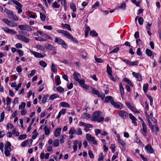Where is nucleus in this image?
Here are the masks:
<instances>
[{
	"label": "nucleus",
	"mask_w": 161,
	"mask_h": 161,
	"mask_svg": "<svg viewBox=\"0 0 161 161\" xmlns=\"http://www.w3.org/2000/svg\"><path fill=\"white\" fill-rule=\"evenodd\" d=\"M83 115L85 118L86 119H89L91 118V116L89 114L85 113L83 114Z\"/></svg>",
	"instance_id": "obj_64"
},
{
	"label": "nucleus",
	"mask_w": 161,
	"mask_h": 161,
	"mask_svg": "<svg viewBox=\"0 0 161 161\" xmlns=\"http://www.w3.org/2000/svg\"><path fill=\"white\" fill-rule=\"evenodd\" d=\"M52 7L53 8H59L60 5L58 3V2H55L52 4Z\"/></svg>",
	"instance_id": "obj_23"
},
{
	"label": "nucleus",
	"mask_w": 161,
	"mask_h": 161,
	"mask_svg": "<svg viewBox=\"0 0 161 161\" xmlns=\"http://www.w3.org/2000/svg\"><path fill=\"white\" fill-rule=\"evenodd\" d=\"M70 7L73 12H75L76 11V7L74 3H70Z\"/></svg>",
	"instance_id": "obj_25"
},
{
	"label": "nucleus",
	"mask_w": 161,
	"mask_h": 161,
	"mask_svg": "<svg viewBox=\"0 0 161 161\" xmlns=\"http://www.w3.org/2000/svg\"><path fill=\"white\" fill-rule=\"evenodd\" d=\"M36 72V70H33L31 71V73L29 74L28 75L29 77H31L32 76L35 74V72Z\"/></svg>",
	"instance_id": "obj_61"
},
{
	"label": "nucleus",
	"mask_w": 161,
	"mask_h": 161,
	"mask_svg": "<svg viewBox=\"0 0 161 161\" xmlns=\"http://www.w3.org/2000/svg\"><path fill=\"white\" fill-rule=\"evenodd\" d=\"M12 132L13 134H15L16 136H19V132H17V130L16 129H14L12 130Z\"/></svg>",
	"instance_id": "obj_63"
},
{
	"label": "nucleus",
	"mask_w": 161,
	"mask_h": 161,
	"mask_svg": "<svg viewBox=\"0 0 161 161\" xmlns=\"http://www.w3.org/2000/svg\"><path fill=\"white\" fill-rule=\"evenodd\" d=\"M75 134L78 135H81L82 134V132L81 129L80 128H78L75 130Z\"/></svg>",
	"instance_id": "obj_30"
},
{
	"label": "nucleus",
	"mask_w": 161,
	"mask_h": 161,
	"mask_svg": "<svg viewBox=\"0 0 161 161\" xmlns=\"http://www.w3.org/2000/svg\"><path fill=\"white\" fill-rule=\"evenodd\" d=\"M119 115L122 118L124 119L128 117V114L123 110H120L119 112Z\"/></svg>",
	"instance_id": "obj_7"
},
{
	"label": "nucleus",
	"mask_w": 161,
	"mask_h": 161,
	"mask_svg": "<svg viewBox=\"0 0 161 161\" xmlns=\"http://www.w3.org/2000/svg\"><path fill=\"white\" fill-rule=\"evenodd\" d=\"M5 150L9 151H11V148L10 147L11 145L9 142L7 141L6 143L5 144Z\"/></svg>",
	"instance_id": "obj_16"
},
{
	"label": "nucleus",
	"mask_w": 161,
	"mask_h": 161,
	"mask_svg": "<svg viewBox=\"0 0 161 161\" xmlns=\"http://www.w3.org/2000/svg\"><path fill=\"white\" fill-rule=\"evenodd\" d=\"M145 149L147 152L150 153H152L154 151L153 149L151 146L150 144H148L146 145L145 147Z\"/></svg>",
	"instance_id": "obj_10"
},
{
	"label": "nucleus",
	"mask_w": 161,
	"mask_h": 161,
	"mask_svg": "<svg viewBox=\"0 0 161 161\" xmlns=\"http://www.w3.org/2000/svg\"><path fill=\"white\" fill-rule=\"evenodd\" d=\"M75 133V130L73 127L71 128L69 131V134L72 135Z\"/></svg>",
	"instance_id": "obj_44"
},
{
	"label": "nucleus",
	"mask_w": 161,
	"mask_h": 161,
	"mask_svg": "<svg viewBox=\"0 0 161 161\" xmlns=\"http://www.w3.org/2000/svg\"><path fill=\"white\" fill-rule=\"evenodd\" d=\"M35 39L36 40L41 41H44L46 40V39H45L43 37H35Z\"/></svg>",
	"instance_id": "obj_55"
},
{
	"label": "nucleus",
	"mask_w": 161,
	"mask_h": 161,
	"mask_svg": "<svg viewBox=\"0 0 161 161\" xmlns=\"http://www.w3.org/2000/svg\"><path fill=\"white\" fill-rule=\"evenodd\" d=\"M78 143V140H76L73 142V147L74 149V151L76 152L77 149V144Z\"/></svg>",
	"instance_id": "obj_22"
},
{
	"label": "nucleus",
	"mask_w": 161,
	"mask_h": 161,
	"mask_svg": "<svg viewBox=\"0 0 161 161\" xmlns=\"http://www.w3.org/2000/svg\"><path fill=\"white\" fill-rule=\"evenodd\" d=\"M44 28L46 29L51 30L53 29V28L51 25H46L44 26Z\"/></svg>",
	"instance_id": "obj_59"
},
{
	"label": "nucleus",
	"mask_w": 161,
	"mask_h": 161,
	"mask_svg": "<svg viewBox=\"0 0 161 161\" xmlns=\"http://www.w3.org/2000/svg\"><path fill=\"white\" fill-rule=\"evenodd\" d=\"M73 76L75 80L76 81H77L79 80V77H80V75L79 73H78L76 72H75L73 75Z\"/></svg>",
	"instance_id": "obj_19"
},
{
	"label": "nucleus",
	"mask_w": 161,
	"mask_h": 161,
	"mask_svg": "<svg viewBox=\"0 0 161 161\" xmlns=\"http://www.w3.org/2000/svg\"><path fill=\"white\" fill-rule=\"evenodd\" d=\"M153 130L152 129H151V130L156 135H157V132L159 131V129L157 125H153Z\"/></svg>",
	"instance_id": "obj_18"
},
{
	"label": "nucleus",
	"mask_w": 161,
	"mask_h": 161,
	"mask_svg": "<svg viewBox=\"0 0 161 161\" xmlns=\"http://www.w3.org/2000/svg\"><path fill=\"white\" fill-rule=\"evenodd\" d=\"M32 54L35 57L37 58H43L45 56V54L44 55H42L41 53H38L37 52L30 50Z\"/></svg>",
	"instance_id": "obj_8"
},
{
	"label": "nucleus",
	"mask_w": 161,
	"mask_h": 161,
	"mask_svg": "<svg viewBox=\"0 0 161 161\" xmlns=\"http://www.w3.org/2000/svg\"><path fill=\"white\" fill-rule=\"evenodd\" d=\"M132 75L134 76V77H136V78L138 79V81H141V80H142V76L140 73H136L135 72H133Z\"/></svg>",
	"instance_id": "obj_11"
},
{
	"label": "nucleus",
	"mask_w": 161,
	"mask_h": 161,
	"mask_svg": "<svg viewBox=\"0 0 161 161\" xmlns=\"http://www.w3.org/2000/svg\"><path fill=\"white\" fill-rule=\"evenodd\" d=\"M12 2L17 6H16V8L18 10V13H20V3L15 0H13Z\"/></svg>",
	"instance_id": "obj_12"
},
{
	"label": "nucleus",
	"mask_w": 161,
	"mask_h": 161,
	"mask_svg": "<svg viewBox=\"0 0 161 161\" xmlns=\"http://www.w3.org/2000/svg\"><path fill=\"white\" fill-rule=\"evenodd\" d=\"M4 11L6 14H8L10 16L11 15H12L13 14V12L12 11L6 8H5Z\"/></svg>",
	"instance_id": "obj_28"
},
{
	"label": "nucleus",
	"mask_w": 161,
	"mask_h": 161,
	"mask_svg": "<svg viewBox=\"0 0 161 161\" xmlns=\"http://www.w3.org/2000/svg\"><path fill=\"white\" fill-rule=\"evenodd\" d=\"M21 30H25L28 31H31L32 29L29 26L27 25H21Z\"/></svg>",
	"instance_id": "obj_9"
},
{
	"label": "nucleus",
	"mask_w": 161,
	"mask_h": 161,
	"mask_svg": "<svg viewBox=\"0 0 161 161\" xmlns=\"http://www.w3.org/2000/svg\"><path fill=\"white\" fill-rule=\"evenodd\" d=\"M138 64V61H136L135 62H131L130 61L129 65L130 66L137 65Z\"/></svg>",
	"instance_id": "obj_50"
},
{
	"label": "nucleus",
	"mask_w": 161,
	"mask_h": 161,
	"mask_svg": "<svg viewBox=\"0 0 161 161\" xmlns=\"http://www.w3.org/2000/svg\"><path fill=\"white\" fill-rule=\"evenodd\" d=\"M63 27L64 28L67 29L68 30L71 31V30L70 28V26L69 24H62Z\"/></svg>",
	"instance_id": "obj_33"
},
{
	"label": "nucleus",
	"mask_w": 161,
	"mask_h": 161,
	"mask_svg": "<svg viewBox=\"0 0 161 161\" xmlns=\"http://www.w3.org/2000/svg\"><path fill=\"white\" fill-rule=\"evenodd\" d=\"M66 136L65 135H64L62 136H61V139H60V142L61 143H64V139L65 138Z\"/></svg>",
	"instance_id": "obj_58"
},
{
	"label": "nucleus",
	"mask_w": 161,
	"mask_h": 161,
	"mask_svg": "<svg viewBox=\"0 0 161 161\" xmlns=\"http://www.w3.org/2000/svg\"><path fill=\"white\" fill-rule=\"evenodd\" d=\"M57 2H61L62 5L64 7V10H66L67 4L66 0H58Z\"/></svg>",
	"instance_id": "obj_17"
},
{
	"label": "nucleus",
	"mask_w": 161,
	"mask_h": 161,
	"mask_svg": "<svg viewBox=\"0 0 161 161\" xmlns=\"http://www.w3.org/2000/svg\"><path fill=\"white\" fill-rule=\"evenodd\" d=\"M123 80L124 81L127 82L131 86H133V84H132L130 80L129 79L126 78H125L123 79Z\"/></svg>",
	"instance_id": "obj_39"
},
{
	"label": "nucleus",
	"mask_w": 161,
	"mask_h": 161,
	"mask_svg": "<svg viewBox=\"0 0 161 161\" xmlns=\"http://www.w3.org/2000/svg\"><path fill=\"white\" fill-rule=\"evenodd\" d=\"M30 17L31 18H34L36 17V14L32 12H29Z\"/></svg>",
	"instance_id": "obj_48"
},
{
	"label": "nucleus",
	"mask_w": 161,
	"mask_h": 161,
	"mask_svg": "<svg viewBox=\"0 0 161 161\" xmlns=\"http://www.w3.org/2000/svg\"><path fill=\"white\" fill-rule=\"evenodd\" d=\"M10 18L13 19V20H17L18 19V17L14 15V13L12 15H11L10 17Z\"/></svg>",
	"instance_id": "obj_54"
},
{
	"label": "nucleus",
	"mask_w": 161,
	"mask_h": 161,
	"mask_svg": "<svg viewBox=\"0 0 161 161\" xmlns=\"http://www.w3.org/2000/svg\"><path fill=\"white\" fill-rule=\"evenodd\" d=\"M142 125V131H144L145 132H147V130L146 125L144 121H143Z\"/></svg>",
	"instance_id": "obj_42"
},
{
	"label": "nucleus",
	"mask_w": 161,
	"mask_h": 161,
	"mask_svg": "<svg viewBox=\"0 0 161 161\" xmlns=\"http://www.w3.org/2000/svg\"><path fill=\"white\" fill-rule=\"evenodd\" d=\"M40 17L42 21H45V19L46 18V16L44 14H42L41 13H40Z\"/></svg>",
	"instance_id": "obj_41"
},
{
	"label": "nucleus",
	"mask_w": 161,
	"mask_h": 161,
	"mask_svg": "<svg viewBox=\"0 0 161 161\" xmlns=\"http://www.w3.org/2000/svg\"><path fill=\"white\" fill-rule=\"evenodd\" d=\"M146 95L147 97L149 100L150 105L151 106H152L153 103V98H152L151 96H150V95H149L148 94H146Z\"/></svg>",
	"instance_id": "obj_38"
},
{
	"label": "nucleus",
	"mask_w": 161,
	"mask_h": 161,
	"mask_svg": "<svg viewBox=\"0 0 161 161\" xmlns=\"http://www.w3.org/2000/svg\"><path fill=\"white\" fill-rule=\"evenodd\" d=\"M138 21L139 25H143L144 20L142 17H139L138 19Z\"/></svg>",
	"instance_id": "obj_46"
},
{
	"label": "nucleus",
	"mask_w": 161,
	"mask_h": 161,
	"mask_svg": "<svg viewBox=\"0 0 161 161\" xmlns=\"http://www.w3.org/2000/svg\"><path fill=\"white\" fill-rule=\"evenodd\" d=\"M113 100L114 99L113 98L112 96H108L105 97L103 102L104 103H108L110 102L111 103Z\"/></svg>",
	"instance_id": "obj_13"
},
{
	"label": "nucleus",
	"mask_w": 161,
	"mask_h": 161,
	"mask_svg": "<svg viewBox=\"0 0 161 161\" xmlns=\"http://www.w3.org/2000/svg\"><path fill=\"white\" fill-rule=\"evenodd\" d=\"M57 91L60 92H62L64 91V89L62 87L60 86H58L57 88Z\"/></svg>",
	"instance_id": "obj_52"
},
{
	"label": "nucleus",
	"mask_w": 161,
	"mask_h": 161,
	"mask_svg": "<svg viewBox=\"0 0 161 161\" xmlns=\"http://www.w3.org/2000/svg\"><path fill=\"white\" fill-rule=\"evenodd\" d=\"M146 53L148 56H151L152 55V52L150 49H147L146 50Z\"/></svg>",
	"instance_id": "obj_45"
},
{
	"label": "nucleus",
	"mask_w": 161,
	"mask_h": 161,
	"mask_svg": "<svg viewBox=\"0 0 161 161\" xmlns=\"http://www.w3.org/2000/svg\"><path fill=\"white\" fill-rule=\"evenodd\" d=\"M86 138L88 141L90 142H92L95 140L94 137L92 136L91 134H86Z\"/></svg>",
	"instance_id": "obj_14"
},
{
	"label": "nucleus",
	"mask_w": 161,
	"mask_h": 161,
	"mask_svg": "<svg viewBox=\"0 0 161 161\" xmlns=\"http://www.w3.org/2000/svg\"><path fill=\"white\" fill-rule=\"evenodd\" d=\"M39 64L42 66L45 67L47 66V64L43 61H41L39 62Z\"/></svg>",
	"instance_id": "obj_47"
},
{
	"label": "nucleus",
	"mask_w": 161,
	"mask_h": 161,
	"mask_svg": "<svg viewBox=\"0 0 161 161\" xmlns=\"http://www.w3.org/2000/svg\"><path fill=\"white\" fill-rule=\"evenodd\" d=\"M58 97L59 96L57 94H54L51 95L49 97V99L50 100H53L55 98Z\"/></svg>",
	"instance_id": "obj_37"
},
{
	"label": "nucleus",
	"mask_w": 161,
	"mask_h": 161,
	"mask_svg": "<svg viewBox=\"0 0 161 161\" xmlns=\"http://www.w3.org/2000/svg\"><path fill=\"white\" fill-rule=\"evenodd\" d=\"M126 5L125 3H123L121 5L117 8H116L117 9H119L120 8L122 9L123 10H125L126 8Z\"/></svg>",
	"instance_id": "obj_31"
},
{
	"label": "nucleus",
	"mask_w": 161,
	"mask_h": 161,
	"mask_svg": "<svg viewBox=\"0 0 161 161\" xmlns=\"http://www.w3.org/2000/svg\"><path fill=\"white\" fill-rule=\"evenodd\" d=\"M119 50V47H117L115 48L114 49L112 50L109 53H117Z\"/></svg>",
	"instance_id": "obj_56"
},
{
	"label": "nucleus",
	"mask_w": 161,
	"mask_h": 161,
	"mask_svg": "<svg viewBox=\"0 0 161 161\" xmlns=\"http://www.w3.org/2000/svg\"><path fill=\"white\" fill-rule=\"evenodd\" d=\"M33 141L32 139H30L29 140H26L23 142L21 145L23 147H25L27 145L30 147Z\"/></svg>",
	"instance_id": "obj_6"
},
{
	"label": "nucleus",
	"mask_w": 161,
	"mask_h": 161,
	"mask_svg": "<svg viewBox=\"0 0 161 161\" xmlns=\"http://www.w3.org/2000/svg\"><path fill=\"white\" fill-rule=\"evenodd\" d=\"M104 158V157L103 155V153H100L98 156V160L99 161H101L103 160Z\"/></svg>",
	"instance_id": "obj_40"
},
{
	"label": "nucleus",
	"mask_w": 161,
	"mask_h": 161,
	"mask_svg": "<svg viewBox=\"0 0 161 161\" xmlns=\"http://www.w3.org/2000/svg\"><path fill=\"white\" fill-rule=\"evenodd\" d=\"M54 42L62 45V47L64 48H66L67 45L65 42L61 39L57 37L55 38Z\"/></svg>",
	"instance_id": "obj_4"
},
{
	"label": "nucleus",
	"mask_w": 161,
	"mask_h": 161,
	"mask_svg": "<svg viewBox=\"0 0 161 161\" xmlns=\"http://www.w3.org/2000/svg\"><path fill=\"white\" fill-rule=\"evenodd\" d=\"M107 72L108 75L112 74V69L108 64L107 65Z\"/></svg>",
	"instance_id": "obj_32"
},
{
	"label": "nucleus",
	"mask_w": 161,
	"mask_h": 161,
	"mask_svg": "<svg viewBox=\"0 0 161 161\" xmlns=\"http://www.w3.org/2000/svg\"><path fill=\"white\" fill-rule=\"evenodd\" d=\"M57 32L59 33H61L63 35H64V36H66L67 37L72 41L73 42H75L76 43H78V41L74 38L72 36L71 34H70L67 31H64L63 30H58Z\"/></svg>",
	"instance_id": "obj_2"
},
{
	"label": "nucleus",
	"mask_w": 161,
	"mask_h": 161,
	"mask_svg": "<svg viewBox=\"0 0 161 161\" xmlns=\"http://www.w3.org/2000/svg\"><path fill=\"white\" fill-rule=\"evenodd\" d=\"M148 87V83H146L144 84L143 86V90L145 93L147 92Z\"/></svg>",
	"instance_id": "obj_36"
},
{
	"label": "nucleus",
	"mask_w": 161,
	"mask_h": 161,
	"mask_svg": "<svg viewBox=\"0 0 161 161\" xmlns=\"http://www.w3.org/2000/svg\"><path fill=\"white\" fill-rule=\"evenodd\" d=\"M101 112L100 111L95 112L93 114V115L92 118V120L97 121L99 123L101 122L104 119L103 117L100 116Z\"/></svg>",
	"instance_id": "obj_1"
},
{
	"label": "nucleus",
	"mask_w": 161,
	"mask_h": 161,
	"mask_svg": "<svg viewBox=\"0 0 161 161\" xmlns=\"http://www.w3.org/2000/svg\"><path fill=\"white\" fill-rule=\"evenodd\" d=\"M99 6H100L99 3L98 1H97L92 6V8H94L97 7H99Z\"/></svg>",
	"instance_id": "obj_62"
},
{
	"label": "nucleus",
	"mask_w": 161,
	"mask_h": 161,
	"mask_svg": "<svg viewBox=\"0 0 161 161\" xmlns=\"http://www.w3.org/2000/svg\"><path fill=\"white\" fill-rule=\"evenodd\" d=\"M4 118V112H3L0 115V122H2Z\"/></svg>",
	"instance_id": "obj_53"
},
{
	"label": "nucleus",
	"mask_w": 161,
	"mask_h": 161,
	"mask_svg": "<svg viewBox=\"0 0 161 161\" xmlns=\"http://www.w3.org/2000/svg\"><path fill=\"white\" fill-rule=\"evenodd\" d=\"M95 61L99 63H101L103 62V59L101 58H97L96 56H95Z\"/></svg>",
	"instance_id": "obj_51"
},
{
	"label": "nucleus",
	"mask_w": 161,
	"mask_h": 161,
	"mask_svg": "<svg viewBox=\"0 0 161 161\" xmlns=\"http://www.w3.org/2000/svg\"><path fill=\"white\" fill-rule=\"evenodd\" d=\"M48 97V95H46L44 96V97H43V98L42 100V102L44 103L45 104L46 101L47 99V98Z\"/></svg>",
	"instance_id": "obj_49"
},
{
	"label": "nucleus",
	"mask_w": 161,
	"mask_h": 161,
	"mask_svg": "<svg viewBox=\"0 0 161 161\" xmlns=\"http://www.w3.org/2000/svg\"><path fill=\"white\" fill-rule=\"evenodd\" d=\"M61 131V128H58L56 129L54 132V136L57 137L60 136Z\"/></svg>",
	"instance_id": "obj_15"
},
{
	"label": "nucleus",
	"mask_w": 161,
	"mask_h": 161,
	"mask_svg": "<svg viewBox=\"0 0 161 161\" xmlns=\"http://www.w3.org/2000/svg\"><path fill=\"white\" fill-rule=\"evenodd\" d=\"M52 69L53 71L55 74H57V67L55 65L52 63Z\"/></svg>",
	"instance_id": "obj_35"
},
{
	"label": "nucleus",
	"mask_w": 161,
	"mask_h": 161,
	"mask_svg": "<svg viewBox=\"0 0 161 161\" xmlns=\"http://www.w3.org/2000/svg\"><path fill=\"white\" fill-rule=\"evenodd\" d=\"M119 89L121 95V96H122L124 95V89L121 82L119 83Z\"/></svg>",
	"instance_id": "obj_20"
},
{
	"label": "nucleus",
	"mask_w": 161,
	"mask_h": 161,
	"mask_svg": "<svg viewBox=\"0 0 161 161\" xmlns=\"http://www.w3.org/2000/svg\"><path fill=\"white\" fill-rule=\"evenodd\" d=\"M90 35L92 36H97L98 34L94 30H92L90 32Z\"/></svg>",
	"instance_id": "obj_43"
},
{
	"label": "nucleus",
	"mask_w": 161,
	"mask_h": 161,
	"mask_svg": "<svg viewBox=\"0 0 161 161\" xmlns=\"http://www.w3.org/2000/svg\"><path fill=\"white\" fill-rule=\"evenodd\" d=\"M111 104L114 108L117 109H121L123 107V105L120 103L116 102L114 101V100H113Z\"/></svg>",
	"instance_id": "obj_5"
},
{
	"label": "nucleus",
	"mask_w": 161,
	"mask_h": 161,
	"mask_svg": "<svg viewBox=\"0 0 161 161\" xmlns=\"http://www.w3.org/2000/svg\"><path fill=\"white\" fill-rule=\"evenodd\" d=\"M57 32L59 33H61L63 35H64V36H66L67 37L72 41L73 42H75L76 43H78V41L74 38L72 36L71 34H70L67 31H64L63 30H58Z\"/></svg>",
	"instance_id": "obj_3"
},
{
	"label": "nucleus",
	"mask_w": 161,
	"mask_h": 161,
	"mask_svg": "<svg viewBox=\"0 0 161 161\" xmlns=\"http://www.w3.org/2000/svg\"><path fill=\"white\" fill-rule=\"evenodd\" d=\"M118 142L119 144L123 147L125 145V142L120 139L118 141Z\"/></svg>",
	"instance_id": "obj_57"
},
{
	"label": "nucleus",
	"mask_w": 161,
	"mask_h": 161,
	"mask_svg": "<svg viewBox=\"0 0 161 161\" xmlns=\"http://www.w3.org/2000/svg\"><path fill=\"white\" fill-rule=\"evenodd\" d=\"M44 130L45 131V134L46 135H47L49 134L50 131L47 126H46L44 127Z\"/></svg>",
	"instance_id": "obj_29"
},
{
	"label": "nucleus",
	"mask_w": 161,
	"mask_h": 161,
	"mask_svg": "<svg viewBox=\"0 0 161 161\" xmlns=\"http://www.w3.org/2000/svg\"><path fill=\"white\" fill-rule=\"evenodd\" d=\"M92 93L97 95L98 97V96L100 95V92L97 90H96L95 88H92Z\"/></svg>",
	"instance_id": "obj_27"
},
{
	"label": "nucleus",
	"mask_w": 161,
	"mask_h": 161,
	"mask_svg": "<svg viewBox=\"0 0 161 161\" xmlns=\"http://www.w3.org/2000/svg\"><path fill=\"white\" fill-rule=\"evenodd\" d=\"M55 79L56 81V85L58 86L60 84L61 81L60 80V77L59 76H56Z\"/></svg>",
	"instance_id": "obj_34"
},
{
	"label": "nucleus",
	"mask_w": 161,
	"mask_h": 161,
	"mask_svg": "<svg viewBox=\"0 0 161 161\" xmlns=\"http://www.w3.org/2000/svg\"><path fill=\"white\" fill-rule=\"evenodd\" d=\"M53 145L55 147H58L59 145V141L56 140L53 142Z\"/></svg>",
	"instance_id": "obj_60"
},
{
	"label": "nucleus",
	"mask_w": 161,
	"mask_h": 161,
	"mask_svg": "<svg viewBox=\"0 0 161 161\" xmlns=\"http://www.w3.org/2000/svg\"><path fill=\"white\" fill-rule=\"evenodd\" d=\"M21 40L26 43H28L30 41V39L21 35Z\"/></svg>",
	"instance_id": "obj_21"
},
{
	"label": "nucleus",
	"mask_w": 161,
	"mask_h": 161,
	"mask_svg": "<svg viewBox=\"0 0 161 161\" xmlns=\"http://www.w3.org/2000/svg\"><path fill=\"white\" fill-rule=\"evenodd\" d=\"M60 105L62 107L67 108H69L70 105L67 103L65 102H62L60 103Z\"/></svg>",
	"instance_id": "obj_26"
},
{
	"label": "nucleus",
	"mask_w": 161,
	"mask_h": 161,
	"mask_svg": "<svg viewBox=\"0 0 161 161\" xmlns=\"http://www.w3.org/2000/svg\"><path fill=\"white\" fill-rule=\"evenodd\" d=\"M46 48L49 50H54L55 47L52 45L49 44H47V45L45 46Z\"/></svg>",
	"instance_id": "obj_24"
}]
</instances>
